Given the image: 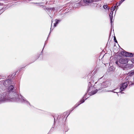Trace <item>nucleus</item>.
<instances>
[{
    "instance_id": "obj_8",
    "label": "nucleus",
    "mask_w": 134,
    "mask_h": 134,
    "mask_svg": "<svg viewBox=\"0 0 134 134\" xmlns=\"http://www.w3.org/2000/svg\"><path fill=\"white\" fill-rule=\"evenodd\" d=\"M134 75V70H132L130 72H128L127 74V76H126L125 78V80H130V78L131 79L132 77L131 76Z\"/></svg>"
},
{
    "instance_id": "obj_20",
    "label": "nucleus",
    "mask_w": 134,
    "mask_h": 134,
    "mask_svg": "<svg viewBox=\"0 0 134 134\" xmlns=\"http://www.w3.org/2000/svg\"><path fill=\"white\" fill-rule=\"evenodd\" d=\"M115 8L114 7V8H111V9H110V10H111V12H113V11H114V10H115ZM116 8H117V7Z\"/></svg>"
},
{
    "instance_id": "obj_11",
    "label": "nucleus",
    "mask_w": 134,
    "mask_h": 134,
    "mask_svg": "<svg viewBox=\"0 0 134 134\" xmlns=\"http://www.w3.org/2000/svg\"><path fill=\"white\" fill-rule=\"evenodd\" d=\"M125 0H121L119 2L117 3L116 4V5L114 7L117 8H116V10L118 9V7L119 6L121 3Z\"/></svg>"
},
{
    "instance_id": "obj_12",
    "label": "nucleus",
    "mask_w": 134,
    "mask_h": 134,
    "mask_svg": "<svg viewBox=\"0 0 134 134\" xmlns=\"http://www.w3.org/2000/svg\"><path fill=\"white\" fill-rule=\"evenodd\" d=\"M67 112H65L64 113L62 116L63 120L64 121H66V118H67Z\"/></svg>"
},
{
    "instance_id": "obj_13",
    "label": "nucleus",
    "mask_w": 134,
    "mask_h": 134,
    "mask_svg": "<svg viewBox=\"0 0 134 134\" xmlns=\"http://www.w3.org/2000/svg\"><path fill=\"white\" fill-rule=\"evenodd\" d=\"M130 80H126V82H127L128 85L129 84V86H130L134 84V82L133 83L132 81V80L130 78Z\"/></svg>"
},
{
    "instance_id": "obj_23",
    "label": "nucleus",
    "mask_w": 134,
    "mask_h": 134,
    "mask_svg": "<svg viewBox=\"0 0 134 134\" xmlns=\"http://www.w3.org/2000/svg\"><path fill=\"white\" fill-rule=\"evenodd\" d=\"M113 91V90H112V91H111V92H113L114 93H117V95H118V96H118V92H114V91Z\"/></svg>"
},
{
    "instance_id": "obj_4",
    "label": "nucleus",
    "mask_w": 134,
    "mask_h": 134,
    "mask_svg": "<svg viewBox=\"0 0 134 134\" xmlns=\"http://www.w3.org/2000/svg\"><path fill=\"white\" fill-rule=\"evenodd\" d=\"M12 83V80L10 79H8L5 80L3 82L4 86L6 87H9L8 90L10 92L13 90L14 87L12 85H10Z\"/></svg>"
},
{
    "instance_id": "obj_6",
    "label": "nucleus",
    "mask_w": 134,
    "mask_h": 134,
    "mask_svg": "<svg viewBox=\"0 0 134 134\" xmlns=\"http://www.w3.org/2000/svg\"><path fill=\"white\" fill-rule=\"evenodd\" d=\"M94 1V0H83V1L86 5H90L92 6L97 7L98 5L97 4L93 3Z\"/></svg>"
},
{
    "instance_id": "obj_24",
    "label": "nucleus",
    "mask_w": 134,
    "mask_h": 134,
    "mask_svg": "<svg viewBox=\"0 0 134 134\" xmlns=\"http://www.w3.org/2000/svg\"><path fill=\"white\" fill-rule=\"evenodd\" d=\"M51 30H50V33H51Z\"/></svg>"
},
{
    "instance_id": "obj_16",
    "label": "nucleus",
    "mask_w": 134,
    "mask_h": 134,
    "mask_svg": "<svg viewBox=\"0 0 134 134\" xmlns=\"http://www.w3.org/2000/svg\"><path fill=\"white\" fill-rule=\"evenodd\" d=\"M55 21V23L54 24V27L56 26L61 21V20H60L56 19Z\"/></svg>"
},
{
    "instance_id": "obj_21",
    "label": "nucleus",
    "mask_w": 134,
    "mask_h": 134,
    "mask_svg": "<svg viewBox=\"0 0 134 134\" xmlns=\"http://www.w3.org/2000/svg\"><path fill=\"white\" fill-rule=\"evenodd\" d=\"M58 118H57V119H58V116L57 117ZM54 122H55V118H56V119H57V116H56L55 117H54Z\"/></svg>"
},
{
    "instance_id": "obj_2",
    "label": "nucleus",
    "mask_w": 134,
    "mask_h": 134,
    "mask_svg": "<svg viewBox=\"0 0 134 134\" xmlns=\"http://www.w3.org/2000/svg\"><path fill=\"white\" fill-rule=\"evenodd\" d=\"M129 61L128 59L127 58H121L120 59L119 62L117 61L115 63L119 67L123 68L124 70L128 69L130 66L129 64H126Z\"/></svg>"
},
{
    "instance_id": "obj_5",
    "label": "nucleus",
    "mask_w": 134,
    "mask_h": 134,
    "mask_svg": "<svg viewBox=\"0 0 134 134\" xmlns=\"http://www.w3.org/2000/svg\"><path fill=\"white\" fill-rule=\"evenodd\" d=\"M8 93L7 92L0 94V104L9 99Z\"/></svg>"
},
{
    "instance_id": "obj_14",
    "label": "nucleus",
    "mask_w": 134,
    "mask_h": 134,
    "mask_svg": "<svg viewBox=\"0 0 134 134\" xmlns=\"http://www.w3.org/2000/svg\"><path fill=\"white\" fill-rule=\"evenodd\" d=\"M113 12H110V14L109 15V16L110 18V23H111V25H112V23L113 22Z\"/></svg>"
},
{
    "instance_id": "obj_15",
    "label": "nucleus",
    "mask_w": 134,
    "mask_h": 134,
    "mask_svg": "<svg viewBox=\"0 0 134 134\" xmlns=\"http://www.w3.org/2000/svg\"><path fill=\"white\" fill-rule=\"evenodd\" d=\"M103 77V76L101 78H99V77L98 76H97L96 77H94L93 78V82L95 81H98L99 79H101L102 77Z\"/></svg>"
},
{
    "instance_id": "obj_9",
    "label": "nucleus",
    "mask_w": 134,
    "mask_h": 134,
    "mask_svg": "<svg viewBox=\"0 0 134 134\" xmlns=\"http://www.w3.org/2000/svg\"><path fill=\"white\" fill-rule=\"evenodd\" d=\"M85 101V100L84 99H82L80 101L78 102L76 104H75L74 107L72 108V109L71 111L73 110L75 108L77 107L79 105L83 103Z\"/></svg>"
},
{
    "instance_id": "obj_3",
    "label": "nucleus",
    "mask_w": 134,
    "mask_h": 134,
    "mask_svg": "<svg viewBox=\"0 0 134 134\" xmlns=\"http://www.w3.org/2000/svg\"><path fill=\"white\" fill-rule=\"evenodd\" d=\"M16 96L13 98L14 100L16 102H20L23 103H24L27 104H29L31 106L30 103L27 100L25 99V98L23 97L21 95L19 96L16 93H15Z\"/></svg>"
},
{
    "instance_id": "obj_22",
    "label": "nucleus",
    "mask_w": 134,
    "mask_h": 134,
    "mask_svg": "<svg viewBox=\"0 0 134 134\" xmlns=\"http://www.w3.org/2000/svg\"><path fill=\"white\" fill-rule=\"evenodd\" d=\"M114 40L115 42L117 43V41L116 40V39L115 37H114Z\"/></svg>"
},
{
    "instance_id": "obj_18",
    "label": "nucleus",
    "mask_w": 134,
    "mask_h": 134,
    "mask_svg": "<svg viewBox=\"0 0 134 134\" xmlns=\"http://www.w3.org/2000/svg\"><path fill=\"white\" fill-rule=\"evenodd\" d=\"M103 7L104 9L106 10H108L109 9V8L108 7L107 5H104L103 6Z\"/></svg>"
},
{
    "instance_id": "obj_19",
    "label": "nucleus",
    "mask_w": 134,
    "mask_h": 134,
    "mask_svg": "<svg viewBox=\"0 0 134 134\" xmlns=\"http://www.w3.org/2000/svg\"><path fill=\"white\" fill-rule=\"evenodd\" d=\"M75 6H78V7H80V6H81L80 3H76V4H75Z\"/></svg>"
},
{
    "instance_id": "obj_7",
    "label": "nucleus",
    "mask_w": 134,
    "mask_h": 134,
    "mask_svg": "<svg viewBox=\"0 0 134 134\" xmlns=\"http://www.w3.org/2000/svg\"><path fill=\"white\" fill-rule=\"evenodd\" d=\"M128 86L127 82H125L124 83L122 84L120 86V91H124L126 88Z\"/></svg>"
},
{
    "instance_id": "obj_1",
    "label": "nucleus",
    "mask_w": 134,
    "mask_h": 134,
    "mask_svg": "<svg viewBox=\"0 0 134 134\" xmlns=\"http://www.w3.org/2000/svg\"><path fill=\"white\" fill-rule=\"evenodd\" d=\"M91 82H90L88 83V92H89V94L91 96L96 94L97 92L103 88V86L102 83H98L96 82H95V85L92 86Z\"/></svg>"
},
{
    "instance_id": "obj_10",
    "label": "nucleus",
    "mask_w": 134,
    "mask_h": 134,
    "mask_svg": "<svg viewBox=\"0 0 134 134\" xmlns=\"http://www.w3.org/2000/svg\"><path fill=\"white\" fill-rule=\"evenodd\" d=\"M102 83L103 86V88L107 87L110 84L109 82L108 81L103 82Z\"/></svg>"
},
{
    "instance_id": "obj_25",
    "label": "nucleus",
    "mask_w": 134,
    "mask_h": 134,
    "mask_svg": "<svg viewBox=\"0 0 134 134\" xmlns=\"http://www.w3.org/2000/svg\"><path fill=\"white\" fill-rule=\"evenodd\" d=\"M121 93H123V92Z\"/></svg>"
},
{
    "instance_id": "obj_17",
    "label": "nucleus",
    "mask_w": 134,
    "mask_h": 134,
    "mask_svg": "<svg viewBox=\"0 0 134 134\" xmlns=\"http://www.w3.org/2000/svg\"><path fill=\"white\" fill-rule=\"evenodd\" d=\"M46 9L47 10H48V11L49 10V12L50 11V10H51V11H54L55 10V9L54 8L50 7V8H47Z\"/></svg>"
}]
</instances>
